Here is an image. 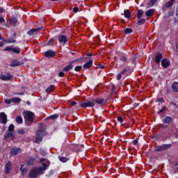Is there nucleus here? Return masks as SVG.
<instances>
[{
  "mask_svg": "<svg viewBox=\"0 0 178 178\" xmlns=\"http://www.w3.org/2000/svg\"><path fill=\"white\" fill-rule=\"evenodd\" d=\"M44 29L43 27L32 29L27 32V34H29V35H33V34H37L38 31H41L42 29Z\"/></svg>",
  "mask_w": 178,
  "mask_h": 178,
  "instance_id": "obj_16",
  "label": "nucleus"
},
{
  "mask_svg": "<svg viewBox=\"0 0 178 178\" xmlns=\"http://www.w3.org/2000/svg\"><path fill=\"white\" fill-rule=\"evenodd\" d=\"M0 23H5V19L3 17H0Z\"/></svg>",
  "mask_w": 178,
  "mask_h": 178,
  "instance_id": "obj_61",
  "label": "nucleus"
},
{
  "mask_svg": "<svg viewBox=\"0 0 178 178\" xmlns=\"http://www.w3.org/2000/svg\"><path fill=\"white\" fill-rule=\"evenodd\" d=\"M161 66L164 67V69H168V67L170 66V60L168 58H163L161 60Z\"/></svg>",
  "mask_w": 178,
  "mask_h": 178,
  "instance_id": "obj_10",
  "label": "nucleus"
},
{
  "mask_svg": "<svg viewBox=\"0 0 178 178\" xmlns=\"http://www.w3.org/2000/svg\"><path fill=\"white\" fill-rule=\"evenodd\" d=\"M134 145H137L138 144V140L136 139L132 141Z\"/></svg>",
  "mask_w": 178,
  "mask_h": 178,
  "instance_id": "obj_50",
  "label": "nucleus"
},
{
  "mask_svg": "<svg viewBox=\"0 0 178 178\" xmlns=\"http://www.w3.org/2000/svg\"><path fill=\"white\" fill-rule=\"evenodd\" d=\"M81 69H83V66L79 65V66H76L74 68L75 72H80V70H81Z\"/></svg>",
  "mask_w": 178,
  "mask_h": 178,
  "instance_id": "obj_42",
  "label": "nucleus"
},
{
  "mask_svg": "<svg viewBox=\"0 0 178 178\" xmlns=\"http://www.w3.org/2000/svg\"><path fill=\"white\" fill-rule=\"evenodd\" d=\"M19 152H22V149L20 148H12L10 149V155L15 156L17 155Z\"/></svg>",
  "mask_w": 178,
  "mask_h": 178,
  "instance_id": "obj_19",
  "label": "nucleus"
},
{
  "mask_svg": "<svg viewBox=\"0 0 178 178\" xmlns=\"http://www.w3.org/2000/svg\"><path fill=\"white\" fill-rule=\"evenodd\" d=\"M3 12H5V9L2 7H0V13H3Z\"/></svg>",
  "mask_w": 178,
  "mask_h": 178,
  "instance_id": "obj_62",
  "label": "nucleus"
},
{
  "mask_svg": "<svg viewBox=\"0 0 178 178\" xmlns=\"http://www.w3.org/2000/svg\"><path fill=\"white\" fill-rule=\"evenodd\" d=\"M58 159L59 161H60V162H63V163L67 162L69 161V159L64 156H58Z\"/></svg>",
  "mask_w": 178,
  "mask_h": 178,
  "instance_id": "obj_38",
  "label": "nucleus"
},
{
  "mask_svg": "<svg viewBox=\"0 0 178 178\" xmlns=\"http://www.w3.org/2000/svg\"><path fill=\"white\" fill-rule=\"evenodd\" d=\"M133 33V29L131 28H126L124 30V34H131Z\"/></svg>",
  "mask_w": 178,
  "mask_h": 178,
  "instance_id": "obj_36",
  "label": "nucleus"
},
{
  "mask_svg": "<svg viewBox=\"0 0 178 178\" xmlns=\"http://www.w3.org/2000/svg\"><path fill=\"white\" fill-rule=\"evenodd\" d=\"M143 15H144V11H143V10H139L137 13V19H141Z\"/></svg>",
  "mask_w": 178,
  "mask_h": 178,
  "instance_id": "obj_37",
  "label": "nucleus"
},
{
  "mask_svg": "<svg viewBox=\"0 0 178 178\" xmlns=\"http://www.w3.org/2000/svg\"><path fill=\"white\" fill-rule=\"evenodd\" d=\"M75 62H79V59L70 61V65H67L63 69V72H69V70H72L73 69V63H74Z\"/></svg>",
  "mask_w": 178,
  "mask_h": 178,
  "instance_id": "obj_7",
  "label": "nucleus"
},
{
  "mask_svg": "<svg viewBox=\"0 0 178 178\" xmlns=\"http://www.w3.org/2000/svg\"><path fill=\"white\" fill-rule=\"evenodd\" d=\"M4 102H5L6 104H8V105H10V104H12V99H6V100L4 101Z\"/></svg>",
  "mask_w": 178,
  "mask_h": 178,
  "instance_id": "obj_45",
  "label": "nucleus"
},
{
  "mask_svg": "<svg viewBox=\"0 0 178 178\" xmlns=\"http://www.w3.org/2000/svg\"><path fill=\"white\" fill-rule=\"evenodd\" d=\"M158 0H150L147 3V8H152V6H154L155 3H156Z\"/></svg>",
  "mask_w": 178,
  "mask_h": 178,
  "instance_id": "obj_31",
  "label": "nucleus"
},
{
  "mask_svg": "<svg viewBox=\"0 0 178 178\" xmlns=\"http://www.w3.org/2000/svg\"><path fill=\"white\" fill-rule=\"evenodd\" d=\"M10 137V140H13L16 138L15 134L13 132H10V131H7L5 133L4 138H9Z\"/></svg>",
  "mask_w": 178,
  "mask_h": 178,
  "instance_id": "obj_13",
  "label": "nucleus"
},
{
  "mask_svg": "<svg viewBox=\"0 0 178 178\" xmlns=\"http://www.w3.org/2000/svg\"><path fill=\"white\" fill-rule=\"evenodd\" d=\"M38 130L37 131V133L41 134V133H44V131H45V130L47 129V125H45V124L44 123H39L38 125Z\"/></svg>",
  "mask_w": 178,
  "mask_h": 178,
  "instance_id": "obj_14",
  "label": "nucleus"
},
{
  "mask_svg": "<svg viewBox=\"0 0 178 178\" xmlns=\"http://www.w3.org/2000/svg\"><path fill=\"white\" fill-rule=\"evenodd\" d=\"M120 59L122 62H127V58L126 56H122L121 57H120Z\"/></svg>",
  "mask_w": 178,
  "mask_h": 178,
  "instance_id": "obj_43",
  "label": "nucleus"
},
{
  "mask_svg": "<svg viewBox=\"0 0 178 178\" xmlns=\"http://www.w3.org/2000/svg\"><path fill=\"white\" fill-rule=\"evenodd\" d=\"M44 56L46 58H55V56H56V53L52 50H48L45 51Z\"/></svg>",
  "mask_w": 178,
  "mask_h": 178,
  "instance_id": "obj_12",
  "label": "nucleus"
},
{
  "mask_svg": "<svg viewBox=\"0 0 178 178\" xmlns=\"http://www.w3.org/2000/svg\"><path fill=\"white\" fill-rule=\"evenodd\" d=\"M4 42L6 43V44H15V43H16V40H15V39H6L5 40H4Z\"/></svg>",
  "mask_w": 178,
  "mask_h": 178,
  "instance_id": "obj_33",
  "label": "nucleus"
},
{
  "mask_svg": "<svg viewBox=\"0 0 178 178\" xmlns=\"http://www.w3.org/2000/svg\"><path fill=\"white\" fill-rule=\"evenodd\" d=\"M52 175H54V170H51L49 173V176H52Z\"/></svg>",
  "mask_w": 178,
  "mask_h": 178,
  "instance_id": "obj_63",
  "label": "nucleus"
},
{
  "mask_svg": "<svg viewBox=\"0 0 178 178\" xmlns=\"http://www.w3.org/2000/svg\"><path fill=\"white\" fill-rule=\"evenodd\" d=\"M10 170H12V162L8 161L5 166V173L9 175Z\"/></svg>",
  "mask_w": 178,
  "mask_h": 178,
  "instance_id": "obj_17",
  "label": "nucleus"
},
{
  "mask_svg": "<svg viewBox=\"0 0 178 178\" xmlns=\"http://www.w3.org/2000/svg\"><path fill=\"white\" fill-rule=\"evenodd\" d=\"M4 51H8V52L12 51L13 52H14V54H17V55H19V54H20V48L19 47L13 48L12 47L8 46L4 48Z\"/></svg>",
  "mask_w": 178,
  "mask_h": 178,
  "instance_id": "obj_6",
  "label": "nucleus"
},
{
  "mask_svg": "<svg viewBox=\"0 0 178 178\" xmlns=\"http://www.w3.org/2000/svg\"><path fill=\"white\" fill-rule=\"evenodd\" d=\"M54 42H55V40L51 39V40L49 41L47 45H52V44H54Z\"/></svg>",
  "mask_w": 178,
  "mask_h": 178,
  "instance_id": "obj_46",
  "label": "nucleus"
},
{
  "mask_svg": "<svg viewBox=\"0 0 178 178\" xmlns=\"http://www.w3.org/2000/svg\"><path fill=\"white\" fill-rule=\"evenodd\" d=\"M93 102H95V104H98L99 105H101L104 104V99L98 97L95 99H93Z\"/></svg>",
  "mask_w": 178,
  "mask_h": 178,
  "instance_id": "obj_26",
  "label": "nucleus"
},
{
  "mask_svg": "<svg viewBox=\"0 0 178 178\" xmlns=\"http://www.w3.org/2000/svg\"><path fill=\"white\" fill-rule=\"evenodd\" d=\"M124 16L126 19H130L131 17V13L129 10L126 9L124 10Z\"/></svg>",
  "mask_w": 178,
  "mask_h": 178,
  "instance_id": "obj_25",
  "label": "nucleus"
},
{
  "mask_svg": "<svg viewBox=\"0 0 178 178\" xmlns=\"http://www.w3.org/2000/svg\"><path fill=\"white\" fill-rule=\"evenodd\" d=\"M0 118L2 120L3 124H6L8 123V116L3 112L0 113Z\"/></svg>",
  "mask_w": 178,
  "mask_h": 178,
  "instance_id": "obj_18",
  "label": "nucleus"
},
{
  "mask_svg": "<svg viewBox=\"0 0 178 178\" xmlns=\"http://www.w3.org/2000/svg\"><path fill=\"white\" fill-rule=\"evenodd\" d=\"M36 136L37 137L35 140V143H36V144H40L41 141H42V135H40L39 132H36Z\"/></svg>",
  "mask_w": 178,
  "mask_h": 178,
  "instance_id": "obj_21",
  "label": "nucleus"
},
{
  "mask_svg": "<svg viewBox=\"0 0 178 178\" xmlns=\"http://www.w3.org/2000/svg\"><path fill=\"white\" fill-rule=\"evenodd\" d=\"M71 105H72V106H76L77 105V102H72L71 103Z\"/></svg>",
  "mask_w": 178,
  "mask_h": 178,
  "instance_id": "obj_59",
  "label": "nucleus"
},
{
  "mask_svg": "<svg viewBox=\"0 0 178 178\" xmlns=\"http://www.w3.org/2000/svg\"><path fill=\"white\" fill-rule=\"evenodd\" d=\"M8 131H10L11 133H14L15 131V125L13 124H11L9 125Z\"/></svg>",
  "mask_w": 178,
  "mask_h": 178,
  "instance_id": "obj_39",
  "label": "nucleus"
},
{
  "mask_svg": "<svg viewBox=\"0 0 178 178\" xmlns=\"http://www.w3.org/2000/svg\"><path fill=\"white\" fill-rule=\"evenodd\" d=\"M58 41L59 42H63V44H66V42H67V36L63 35H59Z\"/></svg>",
  "mask_w": 178,
  "mask_h": 178,
  "instance_id": "obj_20",
  "label": "nucleus"
},
{
  "mask_svg": "<svg viewBox=\"0 0 178 178\" xmlns=\"http://www.w3.org/2000/svg\"><path fill=\"white\" fill-rule=\"evenodd\" d=\"M169 126V124L163 122V124L161 125L162 129H166V127H168Z\"/></svg>",
  "mask_w": 178,
  "mask_h": 178,
  "instance_id": "obj_49",
  "label": "nucleus"
},
{
  "mask_svg": "<svg viewBox=\"0 0 178 178\" xmlns=\"http://www.w3.org/2000/svg\"><path fill=\"white\" fill-rule=\"evenodd\" d=\"M145 23V19H139L138 22H137V24L138 26H142V24H144Z\"/></svg>",
  "mask_w": 178,
  "mask_h": 178,
  "instance_id": "obj_40",
  "label": "nucleus"
},
{
  "mask_svg": "<svg viewBox=\"0 0 178 178\" xmlns=\"http://www.w3.org/2000/svg\"><path fill=\"white\" fill-rule=\"evenodd\" d=\"M176 16L178 17V6H177V10H176Z\"/></svg>",
  "mask_w": 178,
  "mask_h": 178,
  "instance_id": "obj_64",
  "label": "nucleus"
},
{
  "mask_svg": "<svg viewBox=\"0 0 178 178\" xmlns=\"http://www.w3.org/2000/svg\"><path fill=\"white\" fill-rule=\"evenodd\" d=\"M127 72V68H124V70L120 72L121 74H124Z\"/></svg>",
  "mask_w": 178,
  "mask_h": 178,
  "instance_id": "obj_56",
  "label": "nucleus"
},
{
  "mask_svg": "<svg viewBox=\"0 0 178 178\" xmlns=\"http://www.w3.org/2000/svg\"><path fill=\"white\" fill-rule=\"evenodd\" d=\"M11 101L13 104H19V102H22V99L19 97H13L11 99Z\"/></svg>",
  "mask_w": 178,
  "mask_h": 178,
  "instance_id": "obj_29",
  "label": "nucleus"
},
{
  "mask_svg": "<svg viewBox=\"0 0 178 178\" xmlns=\"http://www.w3.org/2000/svg\"><path fill=\"white\" fill-rule=\"evenodd\" d=\"M162 59H163V55L159 52H157L155 55L154 62H156L157 65H160L161 60H162Z\"/></svg>",
  "mask_w": 178,
  "mask_h": 178,
  "instance_id": "obj_8",
  "label": "nucleus"
},
{
  "mask_svg": "<svg viewBox=\"0 0 178 178\" xmlns=\"http://www.w3.org/2000/svg\"><path fill=\"white\" fill-rule=\"evenodd\" d=\"M35 158L30 156L28 158V159L26 160V166L27 167H30V166H33L34 163H35Z\"/></svg>",
  "mask_w": 178,
  "mask_h": 178,
  "instance_id": "obj_9",
  "label": "nucleus"
},
{
  "mask_svg": "<svg viewBox=\"0 0 178 178\" xmlns=\"http://www.w3.org/2000/svg\"><path fill=\"white\" fill-rule=\"evenodd\" d=\"M154 13H155V9H149L146 11L145 16H147V17H151L154 16Z\"/></svg>",
  "mask_w": 178,
  "mask_h": 178,
  "instance_id": "obj_24",
  "label": "nucleus"
},
{
  "mask_svg": "<svg viewBox=\"0 0 178 178\" xmlns=\"http://www.w3.org/2000/svg\"><path fill=\"white\" fill-rule=\"evenodd\" d=\"M54 89H55V86L51 85L49 88L46 89V92L47 93L52 92Z\"/></svg>",
  "mask_w": 178,
  "mask_h": 178,
  "instance_id": "obj_34",
  "label": "nucleus"
},
{
  "mask_svg": "<svg viewBox=\"0 0 178 178\" xmlns=\"http://www.w3.org/2000/svg\"><path fill=\"white\" fill-rule=\"evenodd\" d=\"M58 118H59V115L55 114V115H53L49 117L48 118H47V120L51 119L52 120H55V119H58Z\"/></svg>",
  "mask_w": 178,
  "mask_h": 178,
  "instance_id": "obj_41",
  "label": "nucleus"
},
{
  "mask_svg": "<svg viewBox=\"0 0 178 178\" xmlns=\"http://www.w3.org/2000/svg\"><path fill=\"white\" fill-rule=\"evenodd\" d=\"M73 12L74 13H77V12H79V7L76 6L73 8Z\"/></svg>",
  "mask_w": 178,
  "mask_h": 178,
  "instance_id": "obj_51",
  "label": "nucleus"
},
{
  "mask_svg": "<svg viewBox=\"0 0 178 178\" xmlns=\"http://www.w3.org/2000/svg\"><path fill=\"white\" fill-rule=\"evenodd\" d=\"M156 102H163V99L162 98L159 97L156 99Z\"/></svg>",
  "mask_w": 178,
  "mask_h": 178,
  "instance_id": "obj_57",
  "label": "nucleus"
},
{
  "mask_svg": "<svg viewBox=\"0 0 178 178\" xmlns=\"http://www.w3.org/2000/svg\"><path fill=\"white\" fill-rule=\"evenodd\" d=\"M177 82H175L172 84V91H175V92H178V86H177Z\"/></svg>",
  "mask_w": 178,
  "mask_h": 178,
  "instance_id": "obj_35",
  "label": "nucleus"
},
{
  "mask_svg": "<svg viewBox=\"0 0 178 178\" xmlns=\"http://www.w3.org/2000/svg\"><path fill=\"white\" fill-rule=\"evenodd\" d=\"M120 79H122V74L120 73L117 76V80H120Z\"/></svg>",
  "mask_w": 178,
  "mask_h": 178,
  "instance_id": "obj_58",
  "label": "nucleus"
},
{
  "mask_svg": "<svg viewBox=\"0 0 178 178\" xmlns=\"http://www.w3.org/2000/svg\"><path fill=\"white\" fill-rule=\"evenodd\" d=\"M23 65V61H19L16 59H14L11 64H10V66L11 67H16L17 66H22Z\"/></svg>",
  "mask_w": 178,
  "mask_h": 178,
  "instance_id": "obj_15",
  "label": "nucleus"
},
{
  "mask_svg": "<svg viewBox=\"0 0 178 178\" xmlns=\"http://www.w3.org/2000/svg\"><path fill=\"white\" fill-rule=\"evenodd\" d=\"M24 164H22L20 168V170L22 172V175L24 176L27 173V168H24Z\"/></svg>",
  "mask_w": 178,
  "mask_h": 178,
  "instance_id": "obj_30",
  "label": "nucleus"
},
{
  "mask_svg": "<svg viewBox=\"0 0 178 178\" xmlns=\"http://www.w3.org/2000/svg\"><path fill=\"white\" fill-rule=\"evenodd\" d=\"M172 147V144H164L163 145L161 146H157L154 151L155 152H161V151H166V149H169V148Z\"/></svg>",
  "mask_w": 178,
  "mask_h": 178,
  "instance_id": "obj_4",
  "label": "nucleus"
},
{
  "mask_svg": "<svg viewBox=\"0 0 178 178\" xmlns=\"http://www.w3.org/2000/svg\"><path fill=\"white\" fill-rule=\"evenodd\" d=\"M18 134L23 136V134H24V133H26V131H24V129H20L18 131Z\"/></svg>",
  "mask_w": 178,
  "mask_h": 178,
  "instance_id": "obj_44",
  "label": "nucleus"
},
{
  "mask_svg": "<svg viewBox=\"0 0 178 178\" xmlns=\"http://www.w3.org/2000/svg\"><path fill=\"white\" fill-rule=\"evenodd\" d=\"M12 74L10 72L5 73L4 75H1L0 79L4 81L12 80Z\"/></svg>",
  "mask_w": 178,
  "mask_h": 178,
  "instance_id": "obj_11",
  "label": "nucleus"
},
{
  "mask_svg": "<svg viewBox=\"0 0 178 178\" xmlns=\"http://www.w3.org/2000/svg\"><path fill=\"white\" fill-rule=\"evenodd\" d=\"M40 163H42V167H38L39 169H41V172H44V170H47L48 168H49V165H51V162L49 161L48 159L40 158Z\"/></svg>",
  "mask_w": 178,
  "mask_h": 178,
  "instance_id": "obj_3",
  "label": "nucleus"
},
{
  "mask_svg": "<svg viewBox=\"0 0 178 178\" xmlns=\"http://www.w3.org/2000/svg\"><path fill=\"white\" fill-rule=\"evenodd\" d=\"M10 25L12 26L13 27H16L17 26V18L16 17H13L10 19Z\"/></svg>",
  "mask_w": 178,
  "mask_h": 178,
  "instance_id": "obj_23",
  "label": "nucleus"
},
{
  "mask_svg": "<svg viewBox=\"0 0 178 178\" xmlns=\"http://www.w3.org/2000/svg\"><path fill=\"white\" fill-rule=\"evenodd\" d=\"M92 60H90L89 61H88L87 63H86L83 65V67L85 70H87V69H90V67H91V66H92Z\"/></svg>",
  "mask_w": 178,
  "mask_h": 178,
  "instance_id": "obj_22",
  "label": "nucleus"
},
{
  "mask_svg": "<svg viewBox=\"0 0 178 178\" xmlns=\"http://www.w3.org/2000/svg\"><path fill=\"white\" fill-rule=\"evenodd\" d=\"M163 123H165L167 124H170V122H172V117L170 116H166L164 119H163Z\"/></svg>",
  "mask_w": 178,
  "mask_h": 178,
  "instance_id": "obj_27",
  "label": "nucleus"
},
{
  "mask_svg": "<svg viewBox=\"0 0 178 178\" xmlns=\"http://www.w3.org/2000/svg\"><path fill=\"white\" fill-rule=\"evenodd\" d=\"M165 109L166 107H163L162 109L157 113V115H160V113H162V112H163Z\"/></svg>",
  "mask_w": 178,
  "mask_h": 178,
  "instance_id": "obj_48",
  "label": "nucleus"
},
{
  "mask_svg": "<svg viewBox=\"0 0 178 178\" xmlns=\"http://www.w3.org/2000/svg\"><path fill=\"white\" fill-rule=\"evenodd\" d=\"M16 95H24V91L16 93Z\"/></svg>",
  "mask_w": 178,
  "mask_h": 178,
  "instance_id": "obj_60",
  "label": "nucleus"
},
{
  "mask_svg": "<svg viewBox=\"0 0 178 178\" xmlns=\"http://www.w3.org/2000/svg\"><path fill=\"white\" fill-rule=\"evenodd\" d=\"M41 175H44V172L41 171V168L38 167H33L32 169L30 170L29 177V178H37Z\"/></svg>",
  "mask_w": 178,
  "mask_h": 178,
  "instance_id": "obj_2",
  "label": "nucleus"
},
{
  "mask_svg": "<svg viewBox=\"0 0 178 178\" xmlns=\"http://www.w3.org/2000/svg\"><path fill=\"white\" fill-rule=\"evenodd\" d=\"M25 123L27 126H31L35 119V115L32 111H27L24 115Z\"/></svg>",
  "mask_w": 178,
  "mask_h": 178,
  "instance_id": "obj_1",
  "label": "nucleus"
},
{
  "mask_svg": "<svg viewBox=\"0 0 178 178\" xmlns=\"http://www.w3.org/2000/svg\"><path fill=\"white\" fill-rule=\"evenodd\" d=\"M115 88H116V86L115 84H112L111 86V91L113 92L115 91Z\"/></svg>",
  "mask_w": 178,
  "mask_h": 178,
  "instance_id": "obj_55",
  "label": "nucleus"
},
{
  "mask_svg": "<svg viewBox=\"0 0 178 178\" xmlns=\"http://www.w3.org/2000/svg\"><path fill=\"white\" fill-rule=\"evenodd\" d=\"M15 122L18 124H22V123H23V118H22V116H17L15 119Z\"/></svg>",
  "mask_w": 178,
  "mask_h": 178,
  "instance_id": "obj_32",
  "label": "nucleus"
},
{
  "mask_svg": "<svg viewBox=\"0 0 178 178\" xmlns=\"http://www.w3.org/2000/svg\"><path fill=\"white\" fill-rule=\"evenodd\" d=\"M40 154L42 156H45V155H47V152L44 151V149H40Z\"/></svg>",
  "mask_w": 178,
  "mask_h": 178,
  "instance_id": "obj_47",
  "label": "nucleus"
},
{
  "mask_svg": "<svg viewBox=\"0 0 178 178\" xmlns=\"http://www.w3.org/2000/svg\"><path fill=\"white\" fill-rule=\"evenodd\" d=\"M118 122H120V123H123V118H122V117L119 116V117L118 118Z\"/></svg>",
  "mask_w": 178,
  "mask_h": 178,
  "instance_id": "obj_53",
  "label": "nucleus"
},
{
  "mask_svg": "<svg viewBox=\"0 0 178 178\" xmlns=\"http://www.w3.org/2000/svg\"><path fill=\"white\" fill-rule=\"evenodd\" d=\"M104 65H102V64H99V65L96 67V69H104Z\"/></svg>",
  "mask_w": 178,
  "mask_h": 178,
  "instance_id": "obj_54",
  "label": "nucleus"
},
{
  "mask_svg": "<svg viewBox=\"0 0 178 178\" xmlns=\"http://www.w3.org/2000/svg\"><path fill=\"white\" fill-rule=\"evenodd\" d=\"M80 105L81 108H92V106H95V102L94 100L92 102H83Z\"/></svg>",
  "mask_w": 178,
  "mask_h": 178,
  "instance_id": "obj_5",
  "label": "nucleus"
},
{
  "mask_svg": "<svg viewBox=\"0 0 178 178\" xmlns=\"http://www.w3.org/2000/svg\"><path fill=\"white\" fill-rule=\"evenodd\" d=\"M176 0H170L168 2H167L165 5V8H172L173 6V4L175 3V1Z\"/></svg>",
  "mask_w": 178,
  "mask_h": 178,
  "instance_id": "obj_28",
  "label": "nucleus"
},
{
  "mask_svg": "<svg viewBox=\"0 0 178 178\" xmlns=\"http://www.w3.org/2000/svg\"><path fill=\"white\" fill-rule=\"evenodd\" d=\"M58 76H59V77H63V76H65V72H60L58 73Z\"/></svg>",
  "mask_w": 178,
  "mask_h": 178,
  "instance_id": "obj_52",
  "label": "nucleus"
}]
</instances>
